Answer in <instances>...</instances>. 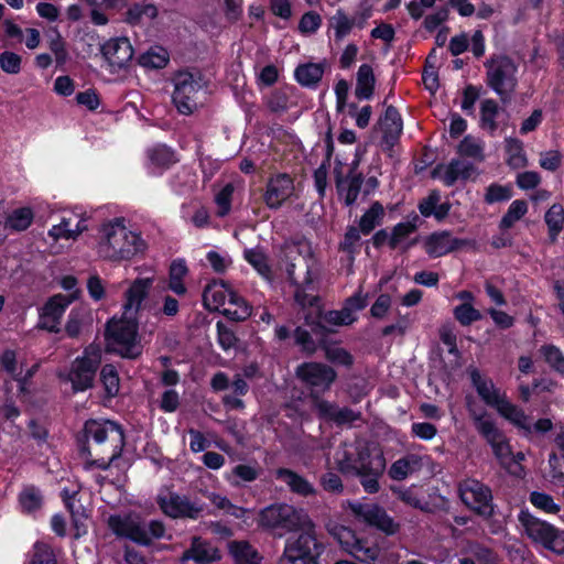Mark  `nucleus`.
I'll return each instance as SVG.
<instances>
[{
	"label": "nucleus",
	"mask_w": 564,
	"mask_h": 564,
	"mask_svg": "<svg viewBox=\"0 0 564 564\" xmlns=\"http://www.w3.org/2000/svg\"><path fill=\"white\" fill-rule=\"evenodd\" d=\"M283 259L291 282L296 286L295 302L308 312L321 307V299L315 292L314 280L317 278L316 261L312 248L305 240L286 242L283 247Z\"/></svg>",
	"instance_id": "obj_1"
},
{
	"label": "nucleus",
	"mask_w": 564,
	"mask_h": 564,
	"mask_svg": "<svg viewBox=\"0 0 564 564\" xmlns=\"http://www.w3.org/2000/svg\"><path fill=\"white\" fill-rule=\"evenodd\" d=\"M83 433L84 438L79 442L80 452L86 458V467L97 466L107 469L111 462L121 455L124 435L115 422L87 421Z\"/></svg>",
	"instance_id": "obj_2"
},
{
	"label": "nucleus",
	"mask_w": 564,
	"mask_h": 564,
	"mask_svg": "<svg viewBox=\"0 0 564 564\" xmlns=\"http://www.w3.org/2000/svg\"><path fill=\"white\" fill-rule=\"evenodd\" d=\"M337 468L341 474H354L360 477L365 490L375 494L380 488L378 478L386 469V459L377 447L365 446L358 451L354 464L349 459H343L338 462Z\"/></svg>",
	"instance_id": "obj_3"
},
{
	"label": "nucleus",
	"mask_w": 564,
	"mask_h": 564,
	"mask_svg": "<svg viewBox=\"0 0 564 564\" xmlns=\"http://www.w3.org/2000/svg\"><path fill=\"white\" fill-rule=\"evenodd\" d=\"M106 351L119 354L123 358L135 359L142 354L138 338V323L133 314L123 313L119 321H110L106 332Z\"/></svg>",
	"instance_id": "obj_4"
},
{
	"label": "nucleus",
	"mask_w": 564,
	"mask_h": 564,
	"mask_svg": "<svg viewBox=\"0 0 564 564\" xmlns=\"http://www.w3.org/2000/svg\"><path fill=\"white\" fill-rule=\"evenodd\" d=\"M105 241L100 243V254L111 261L129 260L145 250V242L117 219L104 228Z\"/></svg>",
	"instance_id": "obj_5"
},
{
	"label": "nucleus",
	"mask_w": 564,
	"mask_h": 564,
	"mask_svg": "<svg viewBox=\"0 0 564 564\" xmlns=\"http://www.w3.org/2000/svg\"><path fill=\"white\" fill-rule=\"evenodd\" d=\"M258 523L265 530H280L283 532L310 529L314 523L303 509H296L288 503H274L259 512Z\"/></svg>",
	"instance_id": "obj_6"
},
{
	"label": "nucleus",
	"mask_w": 564,
	"mask_h": 564,
	"mask_svg": "<svg viewBox=\"0 0 564 564\" xmlns=\"http://www.w3.org/2000/svg\"><path fill=\"white\" fill-rule=\"evenodd\" d=\"M487 84L502 102L511 99L517 87V65L507 55H495L486 62Z\"/></svg>",
	"instance_id": "obj_7"
},
{
	"label": "nucleus",
	"mask_w": 564,
	"mask_h": 564,
	"mask_svg": "<svg viewBox=\"0 0 564 564\" xmlns=\"http://www.w3.org/2000/svg\"><path fill=\"white\" fill-rule=\"evenodd\" d=\"M173 102L181 115L188 116L197 110L205 84L199 73L178 72L174 77Z\"/></svg>",
	"instance_id": "obj_8"
},
{
	"label": "nucleus",
	"mask_w": 564,
	"mask_h": 564,
	"mask_svg": "<svg viewBox=\"0 0 564 564\" xmlns=\"http://www.w3.org/2000/svg\"><path fill=\"white\" fill-rule=\"evenodd\" d=\"M327 532L338 542V544L360 562L370 563L379 555V549L360 539L355 531L343 524L330 522L327 524Z\"/></svg>",
	"instance_id": "obj_9"
},
{
	"label": "nucleus",
	"mask_w": 564,
	"mask_h": 564,
	"mask_svg": "<svg viewBox=\"0 0 564 564\" xmlns=\"http://www.w3.org/2000/svg\"><path fill=\"white\" fill-rule=\"evenodd\" d=\"M322 307L315 308L314 312H307L304 315L305 324L312 328L313 334L317 337L318 345L324 349L325 357L328 361L350 367L354 362L352 356L344 348L329 345L327 336L333 333L325 324L321 323Z\"/></svg>",
	"instance_id": "obj_10"
},
{
	"label": "nucleus",
	"mask_w": 564,
	"mask_h": 564,
	"mask_svg": "<svg viewBox=\"0 0 564 564\" xmlns=\"http://www.w3.org/2000/svg\"><path fill=\"white\" fill-rule=\"evenodd\" d=\"M314 528L315 525L310 529H300L303 533L295 540L288 541L282 558L292 564H318L319 545L316 541Z\"/></svg>",
	"instance_id": "obj_11"
},
{
	"label": "nucleus",
	"mask_w": 564,
	"mask_h": 564,
	"mask_svg": "<svg viewBox=\"0 0 564 564\" xmlns=\"http://www.w3.org/2000/svg\"><path fill=\"white\" fill-rule=\"evenodd\" d=\"M100 361V349L90 345L86 348L85 355L73 362L68 379L74 391H84L93 386Z\"/></svg>",
	"instance_id": "obj_12"
},
{
	"label": "nucleus",
	"mask_w": 564,
	"mask_h": 564,
	"mask_svg": "<svg viewBox=\"0 0 564 564\" xmlns=\"http://www.w3.org/2000/svg\"><path fill=\"white\" fill-rule=\"evenodd\" d=\"M463 502L477 514L490 518L494 513L491 490L475 479H467L459 485Z\"/></svg>",
	"instance_id": "obj_13"
},
{
	"label": "nucleus",
	"mask_w": 564,
	"mask_h": 564,
	"mask_svg": "<svg viewBox=\"0 0 564 564\" xmlns=\"http://www.w3.org/2000/svg\"><path fill=\"white\" fill-rule=\"evenodd\" d=\"M296 376L311 388L313 393L328 390L337 377L332 367L319 362H305L299 366Z\"/></svg>",
	"instance_id": "obj_14"
},
{
	"label": "nucleus",
	"mask_w": 564,
	"mask_h": 564,
	"mask_svg": "<svg viewBox=\"0 0 564 564\" xmlns=\"http://www.w3.org/2000/svg\"><path fill=\"white\" fill-rule=\"evenodd\" d=\"M158 503L162 511L174 519H197L203 511V506L189 500L186 496L171 492L166 497H159Z\"/></svg>",
	"instance_id": "obj_15"
},
{
	"label": "nucleus",
	"mask_w": 564,
	"mask_h": 564,
	"mask_svg": "<svg viewBox=\"0 0 564 564\" xmlns=\"http://www.w3.org/2000/svg\"><path fill=\"white\" fill-rule=\"evenodd\" d=\"M349 507L356 518L369 525L376 527L388 534H392L398 530V524L377 505L351 503Z\"/></svg>",
	"instance_id": "obj_16"
},
{
	"label": "nucleus",
	"mask_w": 564,
	"mask_h": 564,
	"mask_svg": "<svg viewBox=\"0 0 564 564\" xmlns=\"http://www.w3.org/2000/svg\"><path fill=\"white\" fill-rule=\"evenodd\" d=\"M75 299V294L72 295H63L57 294L48 300V302L44 305L42 314H41V323L40 327L46 329L51 333L59 332V319L65 311V308L73 302Z\"/></svg>",
	"instance_id": "obj_17"
},
{
	"label": "nucleus",
	"mask_w": 564,
	"mask_h": 564,
	"mask_svg": "<svg viewBox=\"0 0 564 564\" xmlns=\"http://www.w3.org/2000/svg\"><path fill=\"white\" fill-rule=\"evenodd\" d=\"M101 53L109 65L117 69L127 67L133 57V48L127 37L109 40L102 45Z\"/></svg>",
	"instance_id": "obj_18"
},
{
	"label": "nucleus",
	"mask_w": 564,
	"mask_h": 564,
	"mask_svg": "<svg viewBox=\"0 0 564 564\" xmlns=\"http://www.w3.org/2000/svg\"><path fill=\"white\" fill-rule=\"evenodd\" d=\"M293 191V180L288 174H279L269 180L264 200L270 208H278L292 195Z\"/></svg>",
	"instance_id": "obj_19"
},
{
	"label": "nucleus",
	"mask_w": 564,
	"mask_h": 564,
	"mask_svg": "<svg viewBox=\"0 0 564 564\" xmlns=\"http://www.w3.org/2000/svg\"><path fill=\"white\" fill-rule=\"evenodd\" d=\"M519 520L527 534L533 541L541 543L544 547L551 543V539L555 536V528L551 524L542 521L529 512L522 511L519 516Z\"/></svg>",
	"instance_id": "obj_20"
},
{
	"label": "nucleus",
	"mask_w": 564,
	"mask_h": 564,
	"mask_svg": "<svg viewBox=\"0 0 564 564\" xmlns=\"http://www.w3.org/2000/svg\"><path fill=\"white\" fill-rule=\"evenodd\" d=\"M108 524L117 535L129 538L144 545L151 542L145 528L131 518L121 519L120 517L112 516L109 518Z\"/></svg>",
	"instance_id": "obj_21"
},
{
	"label": "nucleus",
	"mask_w": 564,
	"mask_h": 564,
	"mask_svg": "<svg viewBox=\"0 0 564 564\" xmlns=\"http://www.w3.org/2000/svg\"><path fill=\"white\" fill-rule=\"evenodd\" d=\"M187 560H194L198 564H208L220 560V554L217 547L202 541L198 536H194L192 540V546L186 550L181 557L182 562Z\"/></svg>",
	"instance_id": "obj_22"
},
{
	"label": "nucleus",
	"mask_w": 564,
	"mask_h": 564,
	"mask_svg": "<svg viewBox=\"0 0 564 564\" xmlns=\"http://www.w3.org/2000/svg\"><path fill=\"white\" fill-rule=\"evenodd\" d=\"M153 280L151 278L137 279L133 281L131 286L128 289L126 296L127 302L124 304V314L133 316L137 315L141 307L142 301L147 297L148 291L152 285Z\"/></svg>",
	"instance_id": "obj_23"
},
{
	"label": "nucleus",
	"mask_w": 564,
	"mask_h": 564,
	"mask_svg": "<svg viewBox=\"0 0 564 564\" xmlns=\"http://www.w3.org/2000/svg\"><path fill=\"white\" fill-rule=\"evenodd\" d=\"M466 245L465 240L451 238L448 232L434 234L426 241V251L433 257H441Z\"/></svg>",
	"instance_id": "obj_24"
},
{
	"label": "nucleus",
	"mask_w": 564,
	"mask_h": 564,
	"mask_svg": "<svg viewBox=\"0 0 564 564\" xmlns=\"http://www.w3.org/2000/svg\"><path fill=\"white\" fill-rule=\"evenodd\" d=\"M380 127L383 131V141L391 148L397 142L402 131V120L393 106L386 109L383 118L380 119Z\"/></svg>",
	"instance_id": "obj_25"
},
{
	"label": "nucleus",
	"mask_w": 564,
	"mask_h": 564,
	"mask_svg": "<svg viewBox=\"0 0 564 564\" xmlns=\"http://www.w3.org/2000/svg\"><path fill=\"white\" fill-rule=\"evenodd\" d=\"M315 406L321 416L332 420L337 424L350 423L357 420L358 415L349 408H338L325 400H315Z\"/></svg>",
	"instance_id": "obj_26"
},
{
	"label": "nucleus",
	"mask_w": 564,
	"mask_h": 564,
	"mask_svg": "<svg viewBox=\"0 0 564 564\" xmlns=\"http://www.w3.org/2000/svg\"><path fill=\"white\" fill-rule=\"evenodd\" d=\"M275 475L276 478L286 484L294 494L310 496L315 492L313 486L292 469L279 468L276 469Z\"/></svg>",
	"instance_id": "obj_27"
},
{
	"label": "nucleus",
	"mask_w": 564,
	"mask_h": 564,
	"mask_svg": "<svg viewBox=\"0 0 564 564\" xmlns=\"http://www.w3.org/2000/svg\"><path fill=\"white\" fill-rule=\"evenodd\" d=\"M221 312L235 322L246 321L251 315L250 306L234 291H228L226 307Z\"/></svg>",
	"instance_id": "obj_28"
},
{
	"label": "nucleus",
	"mask_w": 564,
	"mask_h": 564,
	"mask_svg": "<svg viewBox=\"0 0 564 564\" xmlns=\"http://www.w3.org/2000/svg\"><path fill=\"white\" fill-rule=\"evenodd\" d=\"M221 289L217 288V284H209L205 288L203 292V303L204 306L208 311H219L221 306L226 305V301L228 299L227 283L225 281L220 282Z\"/></svg>",
	"instance_id": "obj_29"
},
{
	"label": "nucleus",
	"mask_w": 564,
	"mask_h": 564,
	"mask_svg": "<svg viewBox=\"0 0 564 564\" xmlns=\"http://www.w3.org/2000/svg\"><path fill=\"white\" fill-rule=\"evenodd\" d=\"M376 77L372 67L362 64L357 73V86L355 94L358 98H370L373 94Z\"/></svg>",
	"instance_id": "obj_30"
},
{
	"label": "nucleus",
	"mask_w": 564,
	"mask_h": 564,
	"mask_svg": "<svg viewBox=\"0 0 564 564\" xmlns=\"http://www.w3.org/2000/svg\"><path fill=\"white\" fill-rule=\"evenodd\" d=\"M497 411L507 420L511 421L514 425L523 429L528 433H531L529 416L525 415V413L517 405L510 403L507 399L500 404Z\"/></svg>",
	"instance_id": "obj_31"
},
{
	"label": "nucleus",
	"mask_w": 564,
	"mask_h": 564,
	"mask_svg": "<svg viewBox=\"0 0 564 564\" xmlns=\"http://www.w3.org/2000/svg\"><path fill=\"white\" fill-rule=\"evenodd\" d=\"M421 466V458L415 455H411L401 458L392 464L389 470V475L395 480H403L409 474L413 473Z\"/></svg>",
	"instance_id": "obj_32"
},
{
	"label": "nucleus",
	"mask_w": 564,
	"mask_h": 564,
	"mask_svg": "<svg viewBox=\"0 0 564 564\" xmlns=\"http://www.w3.org/2000/svg\"><path fill=\"white\" fill-rule=\"evenodd\" d=\"M324 74L322 64L308 63L297 66L295 77L304 86L317 84Z\"/></svg>",
	"instance_id": "obj_33"
},
{
	"label": "nucleus",
	"mask_w": 564,
	"mask_h": 564,
	"mask_svg": "<svg viewBox=\"0 0 564 564\" xmlns=\"http://www.w3.org/2000/svg\"><path fill=\"white\" fill-rule=\"evenodd\" d=\"M475 171L476 169L473 164L453 160L447 166L444 182L447 186H452L458 177L467 180L475 173Z\"/></svg>",
	"instance_id": "obj_34"
},
{
	"label": "nucleus",
	"mask_w": 564,
	"mask_h": 564,
	"mask_svg": "<svg viewBox=\"0 0 564 564\" xmlns=\"http://www.w3.org/2000/svg\"><path fill=\"white\" fill-rule=\"evenodd\" d=\"M187 272V267L182 260L173 261L170 267L169 289L177 295H184L186 293V288L182 281Z\"/></svg>",
	"instance_id": "obj_35"
},
{
	"label": "nucleus",
	"mask_w": 564,
	"mask_h": 564,
	"mask_svg": "<svg viewBox=\"0 0 564 564\" xmlns=\"http://www.w3.org/2000/svg\"><path fill=\"white\" fill-rule=\"evenodd\" d=\"M545 223L549 226L551 242H554L564 224V208L562 205L554 204L551 206L545 214Z\"/></svg>",
	"instance_id": "obj_36"
},
{
	"label": "nucleus",
	"mask_w": 564,
	"mask_h": 564,
	"mask_svg": "<svg viewBox=\"0 0 564 564\" xmlns=\"http://www.w3.org/2000/svg\"><path fill=\"white\" fill-rule=\"evenodd\" d=\"M139 64L147 68H163L169 62V55L162 47L151 48L139 57Z\"/></svg>",
	"instance_id": "obj_37"
},
{
	"label": "nucleus",
	"mask_w": 564,
	"mask_h": 564,
	"mask_svg": "<svg viewBox=\"0 0 564 564\" xmlns=\"http://www.w3.org/2000/svg\"><path fill=\"white\" fill-rule=\"evenodd\" d=\"M475 426L477 431L489 442H496L500 438L502 433L498 430L495 423L486 417L485 414H473Z\"/></svg>",
	"instance_id": "obj_38"
},
{
	"label": "nucleus",
	"mask_w": 564,
	"mask_h": 564,
	"mask_svg": "<svg viewBox=\"0 0 564 564\" xmlns=\"http://www.w3.org/2000/svg\"><path fill=\"white\" fill-rule=\"evenodd\" d=\"M229 550L232 556L235 557L236 564H257L251 561V558L256 555L254 551L251 549L248 542H231L229 544Z\"/></svg>",
	"instance_id": "obj_39"
},
{
	"label": "nucleus",
	"mask_w": 564,
	"mask_h": 564,
	"mask_svg": "<svg viewBox=\"0 0 564 564\" xmlns=\"http://www.w3.org/2000/svg\"><path fill=\"white\" fill-rule=\"evenodd\" d=\"M33 213L30 208L15 209L8 218L7 225L14 230H25L32 223Z\"/></svg>",
	"instance_id": "obj_40"
},
{
	"label": "nucleus",
	"mask_w": 564,
	"mask_h": 564,
	"mask_svg": "<svg viewBox=\"0 0 564 564\" xmlns=\"http://www.w3.org/2000/svg\"><path fill=\"white\" fill-rule=\"evenodd\" d=\"M101 381L108 397H115L119 391V376L112 365H105L100 372Z\"/></svg>",
	"instance_id": "obj_41"
},
{
	"label": "nucleus",
	"mask_w": 564,
	"mask_h": 564,
	"mask_svg": "<svg viewBox=\"0 0 564 564\" xmlns=\"http://www.w3.org/2000/svg\"><path fill=\"white\" fill-rule=\"evenodd\" d=\"M476 390L488 405L495 406L497 410L506 400V397L499 394V391L495 388L491 381L481 383Z\"/></svg>",
	"instance_id": "obj_42"
},
{
	"label": "nucleus",
	"mask_w": 564,
	"mask_h": 564,
	"mask_svg": "<svg viewBox=\"0 0 564 564\" xmlns=\"http://www.w3.org/2000/svg\"><path fill=\"white\" fill-rule=\"evenodd\" d=\"M245 258L253 268L258 270L260 274L269 278L271 270L268 264L267 256L262 252V250L259 248L246 250Z\"/></svg>",
	"instance_id": "obj_43"
},
{
	"label": "nucleus",
	"mask_w": 564,
	"mask_h": 564,
	"mask_svg": "<svg viewBox=\"0 0 564 564\" xmlns=\"http://www.w3.org/2000/svg\"><path fill=\"white\" fill-rule=\"evenodd\" d=\"M454 316L463 326H468L471 323L481 319L480 312L470 303H464L455 307Z\"/></svg>",
	"instance_id": "obj_44"
},
{
	"label": "nucleus",
	"mask_w": 564,
	"mask_h": 564,
	"mask_svg": "<svg viewBox=\"0 0 564 564\" xmlns=\"http://www.w3.org/2000/svg\"><path fill=\"white\" fill-rule=\"evenodd\" d=\"M498 113V105L492 99H486L481 102V126L490 131L497 129L495 117Z\"/></svg>",
	"instance_id": "obj_45"
},
{
	"label": "nucleus",
	"mask_w": 564,
	"mask_h": 564,
	"mask_svg": "<svg viewBox=\"0 0 564 564\" xmlns=\"http://www.w3.org/2000/svg\"><path fill=\"white\" fill-rule=\"evenodd\" d=\"M313 336L315 335L313 334L312 329L306 330L302 327H296V329L294 330L295 343L300 345L302 349L310 355L316 351L318 345L317 338L314 339Z\"/></svg>",
	"instance_id": "obj_46"
},
{
	"label": "nucleus",
	"mask_w": 564,
	"mask_h": 564,
	"mask_svg": "<svg viewBox=\"0 0 564 564\" xmlns=\"http://www.w3.org/2000/svg\"><path fill=\"white\" fill-rule=\"evenodd\" d=\"M383 215V207L380 203L376 202L370 209L360 219V231L369 234L376 226V221Z\"/></svg>",
	"instance_id": "obj_47"
},
{
	"label": "nucleus",
	"mask_w": 564,
	"mask_h": 564,
	"mask_svg": "<svg viewBox=\"0 0 564 564\" xmlns=\"http://www.w3.org/2000/svg\"><path fill=\"white\" fill-rule=\"evenodd\" d=\"M527 213V203L524 200H514L508 213L501 219L500 226L502 228H510L517 220H519Z\"/></svg>",
	"instance_id": "obj_48"
},
{
	"label": "nucleus",
	"mask_w": 564,
	"mask_h": 564,
	"mask_svg": "<svg viewBox=\"0 0 564 564\" xmlns=\"http://www.w3.org/2000/svg\"><path fill=\"white\" fill-rule=\"evenodd\" d=\"M546 362L556 371L564 373V356L560 349L553 345H546L541 348Z\"/></svg>",
	"instance_id": "obj_49"
},
{
	"label": "nucleus",
	"mask_w": 564,
	"mask_h": 564,
	"mask_svg": "<svg viewBox=\"0 0 564 564\" xmlns=\"http://www.w3.org/2000/svg\"><path fill=\"white\" fill-rule=\"evenodd\" d=\"M127 14L129 22L137 23L142 17L154 19L158 15V9L153 4H134Z\"/></svg>",
	"instance_id": "obj_50"
},
{
	"label": "nucleus",
	"mask_w": 564,
	"mask_h": 564,
	"mask_svg": "<svg viewBox=\"0 0 564 564\" xmlns=\"http://www.w3.org/2000/svg\"><path fill=\"white\" fill-rule=\"evenodd\" d=\"M495 455L500 460L501 465L511 470V449L505 436H501L496 442L490 443Z\"/></svg>",
	"instance_id": "obj_51"
},
{
	"label": "nucleus",
	"mask_w": 564,
	"mask_h": 564,
	"mask_svg": "<svg viewBox=\"0 0 564 564\" xmlns=\"http://www.w3.org/2000/svg\"><path fill=\"white\" fill-rule=\"evenodd\" d=\"M330 24L336 31V37L341 39L350 32L354 26V20L349 19L339 10L334 17H332Z\"/></svg>",
	"instance_id": "obj_52"
},
{
	"label": "nucleus",
	"mask_w": 564,
	"mask_h": 564,
	"mask_svg": "<svg viewBox=\"0 0 564 564\" xmlns=\"http://www.w3.org/2000/svg\"><path fill=\"white\" fill-rule=\"evenodd\" d=\"M358 163H359V161L356 160L352 163V166L350 169V182H349V186H348V189H347V193L345 196V202L347 205H351L356 200L357 195L361 187V183H362L361 174L354 175V173L358 166Z\"/></svg>",
	"instance_id": "obj_53"
},
{
	"label": "nucleus",
	"mask_w": 564,
	"mask_h": 564,
	"mask_svg": "<svg viewBox=\"0 0 564 564\" xmlns=\"http://www.w3.org/2000/svg\"><path fill=\"white\" fill-rule=\"evenodd\" d=\"M368 295L359 291L356 295L348 297L343 306L346 317L355 318L352 313L360 311L367 305Z\"/></svg>",
	"instance_id": "obj_54"
},
{
	"label": "nucleus",
	"mask_w": 564,
	"mask_h": 564,
	"mask_svg": "<svg viewBox=\"0 0 564 564\" xmlns=\"http://www.w3.org/2000/svg\"><path fill=\"white\" fill-rule=\"evenodd\" d=\"M458 152L462 155L471 156L478 160L484 159L480 144L477 143L476 140L470 135L465 137L463 141H460L458 145Z\"/></svg>",
	"instance_id": "obj_55"
},
{
	"label": "nucleus",
	"mask_w": 564,
	"mask_h": 564,
	"mask_svg": "<svg viewBox=\"0 0 564 564\" xmlns=\"http://www.w3.org/2000/svg\"><path fill=\"white\" fill-rule=\"evenodd\" d=\"M0 67L8 74H18L21 68V57L13 52L6 51L0 54Z\"/></svg>",
	"instance_id": "obj_56"
},
{
	"label": "nucleus",
	"mask_w": 564,
	"mask_h": 564,
	"mask_svg": "<svg viewBox=\"0 0 564 564\" xmlns=\"http://www.w3.org/2000/svg\"><path fill=\"white\" fill-rule=\"evenodd\" d=\"M234 192V186L231 184H227L217 195H216V204L218 206L217 215L224 217L230 210L231 195Z\"/></svg>",
	"instance_id": "obj_57"
},
{
	"label": "nucleus",
	"mask_w": 564,
	"mask_h": 564,
	"mask_svg": "<svg viewBox=\"0 0 564 564\" xmlns=\"http://www.w3.org/2000/svg\"><path fill=\"white\" fill-rule=\"evenodd\" d=\"M531 502L539 509H542L550 513L558 512V506L553 501V498L549 495L541 492L531 494Z\"/></svg>",
	"instance_id": "obj_58"
},
{
	"label": "nucleus",
	"mask_w": 564,
	"mask_h": 564,
	"mask_svg": "<svg viewBox=\"0 0 564 564\" xmlns=\"http://www.w3.org/2000/svg\"><path fill=\"white\" fill-rule=\"evenodd\" d=\"M50 48L54 53L57 64H64L66 62L67 52L65 50V44L62 40V36L57 31H54L53 35L51 36Z\"/></svg>",
	"instance_id": "obj_59"
},
{
	"label": "nucleus",
	"mask_w": 564,
	"mask_h": 564,
	"mask_svg": "<svg viewBox=\"0 0 564 564\" xmlns=\"http://www.w3.org/2000/svg\"><path fill=\"white\" fill-rule=\"evenodd\" d=\"M549 464L552 468L551 477L554 484L564 486V458H560L556 454H551Z\"/></svg>",
	"instance_id": "obj_60"
},
{
	"label": "nucleus",
	"mask_w": 564,
	"mask_h": 564,
	"mask_svg": "<svg viewBox=\"0 0 564 564\" xmlns=\"http://www.w3.org/2000/svg\"><path fill=\"white\" fill-rule=\"evenodd\" d=\"M31 564H56V562L51 549L46 544L37 543Z\"/></svg>",
	"instance_id": "obj_61"
},
{
	"label": "nucleus",
	"mask_w": 564,
	"mask_h": 564,
	"mask_svg": "<svg viewBox=\"0 0 564 564\" xmlns=\"http://www.w3.org/2000/svg\"><path fill=\"white\" fill-rule=\"evenodd\" d=\"M415 228V225L411 223L397 225L393 229L392 236L389 239V246L392 249H395L399 242L408 237L411 232H413Z\"/></svg>",
	"instance_id": "obj_62"
},
{
	"label": "nucleus",
	"mask_w": 564,
	"mask_h": 564,
	"mask_svg": "<svg viewBox=\"0 0 564 564\" xmlns=\"http://www.w3.org/2000/svg\"><path fill=\"white\" fill-rule=\"evenodd\" d=\"M80 234V230L77 228L76 230H72L68 228V221L63 219L61 224L53 226L50 230L48 235L56 241L59 238H76Z\"/></svg>",
	"instance_id": "obj_63"
},
{
	"label": "nucleus",
	"mask_w": 564,
	"mask_h": 564,
	"mask_svg": "<svg viewBox=\"0 0 564 564\" xmlns=\"http://www.w3.org/2000/svg\"><path fill=\"white\" fill-rule=\"evenodd\" d=\"M321 17L316 12H307L305 13L299 24V29L303 33H310L317 30L321 24Z\"/></svg>",
	"instance_id": "obj_64"
}]
</instances>
